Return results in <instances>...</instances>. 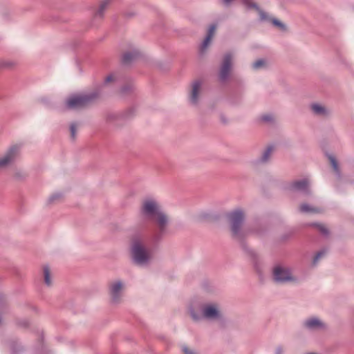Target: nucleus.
<instances>
[{
	"instance_id": "f257e3e1",
	"label": "nucleus",
	"mask_w": 354,
	"mask_h": 354,
	"mask_svg": "<svg viewBox=\"0 0 354 354\" xmlns=\"http://www.w3.org/2000/svg\"><path fill=\"white\" fill-rule=\"evenodd\" d=\"M170 221L169 216L152 199L143 201L139 212L138 230L129 239L131 262L145 266L151 259V249L147 243L158 245L167 234Z\"/></svg>"
},
{
	"instance_id": "f03ea898",
	"label": "nucleus",
	"mask_w": 354,
	"mask_h": 354,
	"mask_svg": "<svg viewBox=\"0 0 354 354\" xmlns=\"http://www.w3.org/2000/svg\"><path fill=\"white\" fill-rule=\"evenodd\" d=\"M226 218L230 223V230L233 239L238 241L245 254L250 258L254 268L259 270V255L245 241L246 233L242 227L245 221L243 211L237 208L226 214Z\"/></svg>"
},
{
	"instance_id": "7ed1b4c3",
	"label": "nucleus",
	"mask_w": 354,
	"mask_h": 354,
	"mask_svg": "<svg viewBox=\"0 0 354 354\" xmlns=\"http://www.w3.org/2000/svg\"><path fill=\"white\" fill-rule=\"evenodd\" d=\"M100 95L99 89L88 93L71 94L65 99V107L68 110L84 109L95 102Z\"/></svg>"
},
{
	"instance_id": "20e7f679",
	"label": "nucleus",
	"mask_w": 354,
	"mask_h": 354,
	"mask_svg": "<svg viewBox=\"0 0 354 354\" xmlns=\"http://www.w3.org/2000/svg\"><path fill=\"white\" fill-rule=\"evenodd\" d=\"M272 279L277 284L298 282V278L293 275L292 269L282 263H277L272 267Z\"/></svg>"
},
{
	"instance_id": "39448f33",
	"label": "nucleus",
	"mask_w": 354,
	"mask_h": 354,
	"mask_svg": "<svg viewBox=\"0 0 354 354\" xmlns=\"http://www.w3.org/2000/svg\"><path fill=\"white\" fill-rule=\"evenodd\" d=\"M136 108L131 107L123 112L109 113L106 121L114 127H120L136 115Z\"/></svg>"
},
{
	"instance_id": "423d86ee",
	"label": "nucleus",
	"mask_w": 354,
	"mask_h": 354,
	"mask_svg": "<svg viewBox=\"0 0 354 354\" xmlns=\"http://www.w3.org/2000/svg\"><path fill=\"white\" fill-rule=\"evenodd\" d=\"M124 283L121 280H115L109 283V294L111 302L113 304H118L122 300Z\"/></svg>"
},
{
	"instance_id": "0eeeda50",
	"label": "nucleus",
	"mask_w": 354,
	"mask_h": 354,
	"mask_svg": "<svg viewBox=\"0 0 354 354\" xmlns=\"http://www.w3.org/2000/svg\"><path fill=\"white\" fill-rule=\"evenodd\" d=\"M232 68V55L230 53H225L222 59L219 72L218 80L221 82H225L230 77Z\"/></svg>"
},
{
	"instance_id": "6e6552de",
	"label": "nucleus",
	"mask_w": 354,
	"mask_h": 354,
	"mask_svg": "<svg viewBox=\"0 0 354 354\" xmlns=\"http://www.w3.org/2000/svg\"><path fill=\"white\" fill-rule=\"evenodd\" d=\"M20 153V146L15 145L11 146L5 154L0 157V168H3L15 161Z\"/></svg>"
},
{
	"instance_id": "1a4fd4ad",
	"label": "nucleus",
	"mask_w": 354,
	"mask_h": 354,
	"mask_svg": "<svg viewBox=\"0 0 354 354\" xmlns=\"http://www.w3.org/2000/svg\"><path fill=\"white\" fill-rule=\"evenodd\" d=\"M203 318L214 320L220 319L222 317L221 311L216 304H203Z\"/></svg>"
},
{
	"instance_id": "9d476101",
	"label": "nucleus",
	"mask_w": 354,
	"mask_h": 354,
	"mask_svg": "<svg viewBox=\"0 0 354 354\" xmlns=\"http://www.w3.org/2000/svg\"><path fill=\"white\" fill-rule=\"evenodd\" d=\"M287 189L290 191L299 192L305 196L311 194L308 180L306 178L290 183Z\"/></svg>"
},
{
	"instance_id": "9b49d317",
	"label": "nucleus",
	"mask_w": 354,
	"mask_h": 354,
	"mask_svg": "<svg viewBox=\"0 0 354 354\" xmlns=\"http://www.w3.org/2000/svg\"><path fill=\"white\" fill-rule=\"evenodd\" d=\"M111 0L102 1L99 6L93 11L91 24L94 26L95 22L102 20L104 18L105 11L110 4Z\"/></svg>"
},
{
	"instance_id": "f8f14e48",
	"label": "nucleus",
	"mask_w": 354,
	"mask_h": 354,
	"mask_svg": "<svg viewBox=\"0 0 354 354\" xmlns=\"http://www.w3.org/2000/svg\"><path fill=\"white\" fill-rule=\"evenodd\" d=\"M302 327L308 330L314 331L324 328L325 324L317 317H310L303 321Z\"/></svg>"
},
{
	"instance_id": "ddd939ff",
	"label": "nucleus",
	"mask_w": 354,
	"mask_h": 354,
	"mask_svg": "<svg viewBox=\"0 0 354 354\" xmlns=\"http://www.w3.org/2000/svg\"><path fill=\"white\" fill-rule=\"evenodd\" d=\"M140 57L141 53L140 50L137 48H133L132 50L123 53L121 59L122 64L125 66H129L138 59Z\"/></svg>"
},
{
	"instance_id": "4468645a",
	"label": "nucleus",
	"mask_w": 354,
	"mask_h": 354,
	"mask_svg": "<svg viewBox=\"0 0 354 354\" xmlns=\"http://www.w3.org/2000/svg\"><path fill=\"white\" fill-rule=\"evenodd\" d=\"M242 2L247 7L248 9L254 8L256 10L258 11L259 15V19L261 21H271V19L272 18H270L266 12L260 9L259 6L256 3L252 2L251 0H242Z\"/></svg>"
},
{
	"instance_id": "2eb2a0df",
	"label": "nucleus",
	"mask_w": 354,
	"mask_h": 354,
	"mask_svg": "<svg viewBox=\"0 0 354 354\" xmlns=\"http://www.w3.org/2000/svg\"><path fill=\"white\" fill-rule=\"evenodd\" d=\"M201 87V82L200 80H196L193 82L189 97L190 104L193 105L198 104Z\"/></svg>"
},
{
	"instance_id": "dca6fc26",
	"label": "nucleus",
	"mask_w": 354,
	"mask_h": 354,
	"mask_svg": "<svg viewBox=\"0 0 354 354\" xmlns=\"http://www.w3.org/2000/svg\"><path fill=\"white\" fill-rule=\"evenodd\" d=\"M203 304L192 305L189 308V315L195 322H198L203 319Z\"/></svg>"
},
{
	"instance_id": "f3484780",
	"label": "nucleus",
	"mask_w": 354,
	"mask_h": 354,
	"mask_svg": "<svg viewBox=\"0 0 354 354\" xmlns=\"http://www.w3.org/2000/svg\"><path fill=\"white\" fill-rule=\"evenodd\" d=\"M274 149V147L272 145L268 146L266 149L263 151L261 157L257 160V162L261 164L268 163L270 160L271 154Z\"/></svg>"
},
{
	"instance_id": "a211bd4d",
	"label": "nucleus",
	"mask_w": 354,
	"mask_h": 354,
	"mask_svg": "<svg viewBox=\"0 0 354 354\" xmlns=\"http://www.w3.org/2000/svg\"><path fill=\"white\" fill-rule=\"evenodd\" d=\"M215 29H216V25L212 24L209 26L207 34L201 46V48H200L201 53H202L206 49L207 46L209 45Z\"/></svg>"
},
{
	"instance_id": "6ab92c4d",
	"label": "nucleus",
	"mask_w": 354,
	"mask_h": 354,
	"mask_svg": "<svg viewBox=\"0 0 354 354\" xmlns=\"http://www.w3.org/2000/svg\"><path fill=\"white\" fill-rule=\"evenodd\" d=\"M310 106L313 113L316 115L325 116L328 113L326 109L319 104L313 103Z\"/></svg>"
},
{
	"instance_id": "aec40b11",
	"label": "nucleus",
	"mask_w": 354,
	"mask_h": 354,
	"mask_svg": "<svg viewBox=\"0 0 354 354\" xmlns=\"http://www.w3.org/2000/svg\"><path fill=\"white\" fill-rule=\"evenodd\" d=\"M228 99L232 104L237 105L240 104L242 100V95L236 91H232L230 92Z\"/></svg>"
},
{
	"instance_id": "412c9836",
	"label": "nucleus",
	"mask_w": 354,
	"mask_h": 354,
	"mask_svg": "<svg viewBox=\"0 0 354 354\" xmlns=\"http://www.w3.org/2000/svg\"><path fill=\"white\" fill-rule=\"evenodd\" d=\"M328 158L330 162V165L334 170V171L336 174V176L338 179H340L342 177L341 171L339 167V165L337 162V160H336L335 157L330 154H327Z\"/></svg>"
},
{
	"instance_id": "4be33fe9",
	"label": "nucleus",
	"mask_w": 354,
	"mask_h": 354,
	"mask_svg": "<svg viewBox=\"0 0 354 354\" xmlns=\"http://www.w3.org/2000/svg\"><path fill=\"white\" fill-rule=\"evenodd\" d=\"M328 252V248H324L319 251H318L313 259L312 266H316L319 263V260L326 256Z\"/></svg>"
},
{
	"instance_id": "5701e85b",
	"label": "nucleus",
	"mask_w": 354,
	"mask_h": 354,
	"mask_svg": "<svg viewBox=\"0 0 354 354\" xmlns=\"http://www.w3.org/2000/svg\"><path fill=\"white\" fill-rule=\"evenodd\" d=\"M10 348L12 354H19L23 351L22 346L15 339L10 340Z\"/></svg>"
},
{
	"instance_id": "b1692460",
	"label": "nucleus",
	"mask_w": 354,
	"mask_h": 354,
	"mask_svg": "<svg viewBox=\"0 0 354 354\" xmlns=\"http://www.w3.org/2000/svg\"><path fill=\"white\" fill-rule=\"evenodd\" d=\"M310 225L315 227L323 236H328L329 235L330 232L328 229L324 225L317 223H313L310 224Z\"/></svg>"
},
{
	"instance_id": "393cba45",
	"label": "nucleus",
	"mask_w": 354,
	"mask_h": 354,
	"mask_svg": "<svg viewBox=\"0 0 354 354\" xmlns=\"http://www.w3.org/2000/svg\"><path fill=\"white\" fill-rule=\"evenodd\" d=\"M135 86L132 83H128L120 88V93L122 95H128L134 91Z\"/></svg>"
},
{
	"instance_id": "a878e982",
	"label": "nucleus",
	"mask_w": 354,
	"mask_h": 354,
	"mask_svg": "<svg viewBox=\"0 0 354 354\" xmlns=\"http://www.w3.org/2000/svg\"><path fill=\"white\" fill-rule=\"evenodd\" d=\"M266 66V62L263 59H258V60L255 61L254 62H253L252 64V69H254L255 71L263 68Z\"/></svg>"
},
{
	"instance_id": "bb28decb",
	"label": "nucleus",
	"mask_w": 354,
	"mask_h": 354,
	"mask_svg": "<svg viewBox=\"0 0 354 354\" xmlns=\"http://www.w3.org/2000/svg\"><path fill=\"white\" fill-rule=\"evenodd\" d=\"M44 282L48 286L51 285L50 269L48 266L44 267Z\"/></svg>"
},
{
	"instance_id": "cd10ccee",
	"label": "nucleus",
	"mask_w": 354,
	"mask_h": 354,
	"mask_svg": "<svg viewBox=\"0 0 354 354\" xmlns=\"http://www.w3.org/2000/svg\"><path fill=\"white\" fill-rule=\"evenodd\" d=\"M299 209H300V212H304V213H308V212L316 213V212H318L317 209L313 208V207H310L309 205L306 204V203L301 205V206L299 207Z\"/></svg>"
},
{
	"instance_id": "c85d7f7f",
	"label": "nucleus",
	"mask_w": 354,
	"mask_h": 354,
	"mask_svg": "<svg viewBox=\"0 0 354 354\" xmlns=\"http://www.w3.org/2000/svg\"><path fill=\"white\" fill-rule=\"evenodd\" d=\"M295 234V229L289 230L286 231V232H284L281 236V240L282 241H286L290 239L291 238H292Z\"/></svg>"
},
{
	"instance_id": "c756f323",
	"label": "nucleus",
	"mask_w": 354,
	"mask_h": 354,
	"mask_svg": "<svg viewBox=\"0 0 354 354\" xmlns=\"http://www.w3.org/2000/svg\"><path fill=\"white\" fill-rule=\"evenodd\" d=\"M271 23L273 26L278 27L281 31H286L287 30L286 25L277 19L272 18L271 19Z\"/></svg>"
},
{
	"instance_id": "7c9ffc66",
	"label": "nucleus",
	"mask_w": 354,
	"mask_h": 354,
	"mask_svg": "<svg viewBox=\"0 0 354 354\" xmlns=\"http://www.w3.org/2000/svg\"><path fill=\"white\" fill-rule=\"evenodd\" d=\"M70 132H71V138L72 140H75L76 138V133H77V123L72 122L70 124Z\"/></svg>"
},
{
	"instance_id": "2f4dec72",
	"label": "nucleus",
	"mask_w": 354,
	"mask_h": 354,
	"mask_svg": "<svg viewBox=\"0 0 354 354\" xmlns=\"http://www.w3.org/2000/svg\"><path fill=\"white\" fill-rule=\"evenodd\" d=\"M199 218L201 220H217L218 218V216H212L209 213H201L199 215Z\"/></svg>"
},
{
	"instance_id": "473e14b6",
	"label": "nucleus",
	"mask_w": 354,
	"mask_h": 354,
	"mask_svg": "<svg viewBox=\"0 0 354 354\" xmlns=\"http://www.w3.org/2000/svg\"><path fill=\"white\" fill-rule=\"evenodd\" d=\"M62 194L59 192L53 194L48 198V203H53L61 199L62 198Z\"/></svg>"
},
{
	"instance_id": "72a5a7b5",
	"label": "nucleus",
	"mask_w": 354,
	"mask_h": 354,
	"mask_svg": "<svg viewBox=\"0 0 354 354\" xmlns=\"http://www.w3.org/2000/svg\"><path fill=\"white\" fill-rule=\"evenodd\" d=\"M261 120L266 123H271L273 122L274 118L271 114H265L261 117Z\"/></svg>"
},
{
	"instance_id": "f704fd0d",
	"label": "nucleus",
	"mask_w": 354,
	"mask_h": 354,
	"mask_svg": "<svg viewBox=\"0 0 354 354\" xmlns=\"http://www.w3.org/2000/svg\"><path fill=\"white\" fill-rule=\"evenodd\" d=\"M113 80H114L113 77L111 75H110L107 76V77L105 78V80H104V81L103 84H102V86H101L100 87L104 86L105 84H106L107 83L111 82H113Z\"/></svg>"
},
{
	"instance_id": "c9c22d12",
	"label": "nucleus",
	"mask_w": 354,
	"mask_h": 354,
	"mask_svg": "<svg viewBox=\"0 0 354 354\" xmlns=\"http://www.w3.org/2000/svg\"><path fill=\"white\" fill-rule=\"evenodd\" d=\"M182 351L185 354H194V352L189 349L186 346H183Z\"/></svg>"
},
{
	"instance_id": "e433bc0d",
	"label": "nucleus",
	"mask_w": 354,
	"mask_h": 354,
	"mask_svg": "<svg viewBox=\"0 0 354 354\" xmlns=\"http://www.w3.org/2000/svg\"><path fill=\"white\" fill-rule=\"evenodd\" d=\"M274 354H283V348L282 346H277Z\"/></svg>"
},
{
	"instance_id": "4c0bfd02",
	"label": "nucleus",
	"mask_w": 354,
	"mask_h": 354,
	"mask_svg": "<svg viewBox=\"0 0 354 354\" xmlns=\"http://www.w3.org/2000/svg\"><path fill=\"white\" fill-rule=\"evenodd\" d=\"M220 120H221V122L223 124L227 123V119L223 114L220 115Z\"/></svg>"
},
{
	"instance_id": "58836bf2",
	"label": "nucleus",
	"mask_w": 354,
	"mask_h": 354,
	"mask_svg": "<svg viewBox=\"0 0 354 354\" xmlns=\"http://www.w3.org/2000/svg\"><path fill=\"white\" fill-rule=\"evenodd\" d=\"M232 0H223V3L225 6H228Z\"/></svg>"
},
{
	"instance_id": "ea45409f",
	"label": "nucleus",
	"mask_w": 354,
	"mask_h": 354,
	"mask_svg": "<svg viewBox=\"0 0 354 354\" xmlns=\"http://www.w3.org/2000/svg\"><path fill=\"white\" fill-rule=\"evenodd\" d=\"M3 66H4L5 67H8V68H9V67H11V66H12V63L8 62H5V63H4V64H3Z\"/></svg>"
},
{
	"instance_id": "a19ab883",
	"label": "nucleus",
	"mask_w": 354,
	"mask_h": 354,
	"mask_svg": "<svg viewBox=\"0 0 354 354\" xmlns=\"http://www.w3.org/2000/svg\"><path fill=\"white\" fill-rule=\"evenodd\" d=\"M76 65H77V68L80 71V73H82V69H81V67H80L79 63L77 62Z\"/></svg>"
},
{
	"instance_id": "79ce46f5",
	"label": "nucleus",
	"mask_w": 354,
	"mask_h": 354,
	"mask_svg": "<svg viewBox=\"0 0 354 354\" xmlns=\"http://www.w3.org/2000/svg\"><path fill=\"white\" fill-rule=\"evenodd\" d=\"M4 299L3 296L0 293V303L3 302Z\"/></svg>"
},
{
	"instance_id": "37998d69",
	"label": "nucleus",
	"mask_w": 354,
	"mask_h": 354,
	"mask_svg": "<svg viewBox=\"0 0 354 354\" xmlns=\"http://www.w3.org/2000/svg\"><path fill=\"white\" fill-rule=\"evenodd\" d=\"M22 324H23L24 326H28V322L27 321H24Z\"/></svg>"
},
{
	"instance_id": "c03bdc74",
	"label": "nucleus",
	"mask_w": 354,
	"mask_h": 354,
	"mask_svg": "<svg viewBox=\"0 0 354 354\" xmlns=\"http://www.w3.org/2000/svg\"><path fill=\"white\" fill-rule=\"evenodd\" d=\"M127 17H132L133 15V13H127Z\"/></svg>"
}]
</instances>
